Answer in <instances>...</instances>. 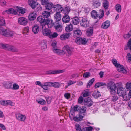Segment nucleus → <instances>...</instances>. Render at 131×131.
I'll return each instance as SVG.
<instances>
[{
    "label": "nucleus",
    "instance_id": "20",
    "mask_svg": "<svg viewBox=\"0 0 131 131\" xmlns=\"http://www.w3.org/2000/svg\"><path fill=\"white\" fill-rule=\"evenodd\" d=\"M56 31L58 32H61L62 29V26L59 22L56 23L54 24Z\"/></svg>",
    "mask_w": 131,
    "mask_h": 131
},
{
    "label": "nucleus",
    "instance_id": "41",
    "mask_svg": "<svg viewBox=\"0 0 131 131\" xmlns=\"http://www.w3.org/2000/svg\"><path fill=\"white\" fill-rule=\"evenodd\" d=\"M94 98H97L101 96L100 93L98 91H95L92 94Z\"/></svg>",
    "mask_w": 131,
    "mask_h": 131
},
{
    "label": "nucleus",
    "instance_id": "36",
    "mask_svg": "<svg viewBox=\"0 0 131 131\" xmlns=\"http://www.w3.org/2000/svg\"><path fill=\"white\" fill-rule=\"evenodd\" d=\"M50 12H48L45 11L42 12V16L45 18H47L49 17L50 15Z\"/></svg>",
    "mask_w": 131,
    "mask_h": 131
},
{
    "label": "nucleus",
    "instance_id": "23",
    "mask_svg": "<svg viewBox=\"0 0 131 131\" xmlns=\"http://www.w3.org/2000/svg\"><path fill=\"white\" fill-rule=\"evenodd\" d=\"M71 117L73 118V119L75 121H79L82 120L83 117V116L80 115L79 114L78 115H76V116H72Z\"/></svg>",
    "mask_w": 131,
    "mask_h": 131
},
{
    "label": "nucleus",
    "instance_id": "64",
    "mask_svg": "<svg viewBox=\"0 0 131 131\" xmlns=\"http://www.w3.org/2000/svg\"><path fill=\"white\" fill-rule=\"evenodd\" d=\"M90 75V73L89 72H87L83 74V77L84 78H88L89 77Z\"/></svg>",
    "mask_w": 131,
    "mask_h": 131
},
{
    "label": "nucleus",
    "instance_id": "13",
    "mask_svg": "<svg viewBox=\"0 0 131 131\" xmlns=\"http://www.w3.org/2000/svg\"><path fill=\"white\" fill-rule=\"evenodd\" d=\"M54 12H61L63 9V7L59 4H53V7Z\"/></svg>",
    "mask_w": 131,
    "mask_h": 131
},
{
    "label": "nucleus",
    "instance_id": "12",
    "mask_svg": "<svg viewBox=\"0 0 131 131\" xmlns=\"http://www.w3.org/2000/svg\"><path fill=\"white\" fill-rule=\"evenodd\" d=\"M2 85L5 89H11L12 86V83L9 81H5L3 82Z\"/></svg>",
    "mask_w": 131,
    "mask_h": 131
},
{
    "label": "nucleus",
    "instance_id": "40",
    "mask_svg": "<svg viewBox=\"0 0 131 131\" xmlns=\"http://www.w3.org/2000/svg\"><path fill=\"white\" fill-rule=\"evenodd\" d=\"M75 127L77 131H85L84 130L85 129H81V126L78 124H76L75 125Z\"/></svg>",
    "mask_w": 131,
    "mask_h": 131
},
{
    "label": "nucleus",
    "instance_id": "15",
    "mask_svg": "<svg viewBox=\"0 0 131 131\" xmlns=\"http://www.w3.org/2000/svg\"><path fill=\"white\" fill-rule=\"evenodd\" d=\"M18 23L21 25L25 26L28 23L27 19L24 17H21L18 19Z\"/></svg>",
    "mask_w": 131,
    "mask_h": 131
},
{
    "label": "nucleus",
    "instance_id": "5",
    "mask_svg": "<svg viewBox=\"0 0 131 131\" xmlns=\"http://www.w3.org/2000/svg\"><path fill=\"white\" fill-rule=\"evenodd\" d=\"M65 71V70L64 69L50 70L46 71V73L47 74H58L64 72Z\"/></svg>",
    "mask_w": 131,
    "mask_h": 131
},
{
    "label": "nucleus",
    "instance_id": "47",
    "mask_svg": "<svg viewBox=\"0 0 131 131\" xmlns=\"http://www.w3.org/2000/svg\"><path fill=\"white\" fill-rule=\"evenodd\" d=\"M103 6L105 9H107L108 7V2L107 0L105 1L103 3Z\"/></svg>",
    "mask_w": 131,
    "mask_h": 131
},
{
    "label": "nucleus",
    "instance_id": "34",
    "mask_svg": "<svg viewBox=\"0 0 131 131\" xmlns=\"http://www.w3.org/2000/svg\"><path fill=\"white\" fill-rule=\"evenodd\" d=\"M80 20L79 17H75L72 18V22L74 25H77L79 23Z\"/></svg>",
    "mask_w": 131,
    "mask_h": 131
},
{
    "label": "nucleus",
    "instance_id": "61",
    "mask_svg": "<svg viewBox=\"0 0 131 131\" xmlns=\"http://www.w3.org/2000/svg\"><path fill=\"white\" fill-rule=\"evenodd\" d=\"M52 82H45L44 83V85H46L47 86L49 87H52Z\"/></svg>",
    "mask_w": 131,
    "mask_h": 131
},
{
    "label": "nucleus",
    "instance_id": "14",
    "mask_svg": "<svg viewBox=\"0 0 131 131\" xmlns=\"http://www.w3.org/2000/svg\"><path fill=\"white\" fill-rule=\"evenodd\" d=\"M84 104L85 106L89 107L92 105L93 102L90 98L88 97L84 100Z\"/></svg>",
    "mask_w": 131,
    "mask_h": 131
},
{
    "label": "nucleus",
    "instance_id": "10",
    "mask_svg": "<svg viewBox=\"0 0 131 131\" xmlns=\"http://www.w3.org/2000/svg\"><path fill=\"white\" fill-rule=\"evenodd\" d=\"M80 108V106L78 105H76L73 108H71V110H70L69 114V116L71 117L72 116H75V113L73 112L79 111Z\"/></svg>",
    "mask_w": 131,
    "mask_h": 131
},
{
    "label": "nucleus",
    "instance_id": "1",
    "mask_svg": "<svg viewBox=\"0 0 131 131\" xmlns=\"http://www.w3.org/2000/svg\"><path fill=\"white\" fill-rule=\"evenodd\" d=\"M108 90L111 94H114L116 93L117 87L116 84L113 82H110L107 85Z\"/></svg>",
    "mask_w": 131,
    "mask_h": 131
},
{
    "label": "nucleus",
    "instance_id": "38",
    "mask_svg": "<svg viewBox=\"0 0 131 131\" xmlns=\"http://www.w3.org/2000/svg\"><path fill=\"white\" fill-rule=\"evenodd\" d=\"M91 14L92 18L95 19H96L98 17L97 12L94 10H93L91 12Z\"/></svg>",
    "mask_w": 131,
    "mask_h": 131
},
{
    "label": "nucleus",
    "instance_id": "27",
    "mask_svg": "<svg viewBox=\"0 0 131 131\" xmlns=\"http://www.w3.org/2000/svg\"><path fill=\"white\" fill-rule=\"evenodd\" d=\"M52 50L54 53L58 54H65V52L63 51V49L62 50L57 48H55V49H53Z\"/></svg>",
    "mask_w": 131,
    "mask_h": 131
},
{
    "label": "nucleus",
    "instance_id": "59",
    "mask_svg": "<svg viewBox=\"0 0 131 131\" xmlns=\"http://www.w3.org/2000/svg\"><path fill=\"white\" fill-rule=\"evenodd\" d=\"M126 88L127 89L129 90H131V82H128L127 83L126 85Z\"/></svg>",
    "mask_w": 131,
    "mask_h": 131
},
{
    "label": "nucleus",
    "instance_id": "6",
    "mask_svg": "<svg viewBox=\"0 0 131 131\" xmlns=\"http://www.w3.org/2000/svg\"><path fill=\"white\" fill-rule=\"evenodd\" d=\"M44 24L43 26L45 27H48L49 28H51L53 25V21L49 19H46Z\"/></svg>",
    "mask_w": 131,
    "mask_h": 131
},
{
    "label": "nucleus",
    "instance_id": "2",
    "mask_svg": "<svg viewBox=\"0 0 131 131\" xmlns=\"http://www.w3.org/2000/svg\"><path fill=\"white\" fill-rule=\"evenodd\" d=\"M0 34L5 36L10 37L14 34V32L9 29H5L2 27L0 28Z\"/></svg>",
    "mask_w": 131,
    "mask_h": 131
},
{
    "label": "nucleus",
    "instance_id": "21",
    "mask_svg": "<svg viewBox=\"0 0 131 131\" xmlns=\"http://www.w3.org/2000/svg\"><path fill=\"white\" fill-rule=\"evenodd\" d=\"M37 0H28V3L32 9H34L37 5Z\"/></svg>",
    "mask_w": 131,
    "mask_h": 131
},
{
    "label": "nucleus",
    "instance_id": "48",
    "mask_svg": "<svg viewBox=\"0 0 131 131\" xmlns=\"http://www.w3.org/2000/svg\"><path fill=\"white\" fill-rule=\"evenodd\" d=\"M93 33V30L92 29L90 28L87 29L86 31V34L88 36H91Z\"/></svg>",
    "mask_w": 131,
    "mask_h": 131
},
{
    "label": "nucleus",
    "instance_id": "42",
    "mask_svg": "<svg viewBox=\"0 0 131 131\" xmlns=\"http://www.w3.org/2000/svg\"><path fill=\"white\" fill-rule=\"evenodd\" d=\"M106 84L104 83L100 82H98L96 83L95 85V87L96 88H97L99 87L103 86L106 85Z\"/></svg>",
    "mask_w": 131,
    "mask_h": 131
},
{
    "label": "nucleus",
    "instance_id": "22",
    "mask_svg": "<svg viewBox=\"0 0 131 131\" xmlns=\"http://www.w3.org/2000/svg\"><path fill=\"white\" fill-rule=\"evenodd\" d=\"M110 24V23L109 21H106L102 24L101 27L104 29H106L109 27Z\"/></svg>",
    "mask_w": 131,
    "mask_h": 131
},
{
    "label": "nucleus",
    "instance_id": "19",
    "mask_svg": "<svg viewBox=\"0 0 131 131\" xmlns=\"http://www.w3.org/2000/svg\"><path fill=\"white\" fill-rule=\"evenodd\" d=\"M45 4H42L43 5H45V7L46 9L48 10H50L53 7V4L51 2H48V1L47 3H45Z\"/></svg>",
    "mask_w": 131,
    "mask_h": 131
},
{
    "label": "nucleus",
    "instance_id": "63",
    "mask_svg": "<svg viewBox=\"0 0 131 131\" xmlns=\"http://www.w3.org/2000/svg\"><path fill=\"white\" fill-rule=\"evenodd\" d=\"M100 14L99 16V18L101 19L104 16V11L103 10H100Z\"/></svg>",
    "mask_w": 131,
    "mask_h": 131
},
{
    "label": "nucleus",
    "instance_id": "50",
    "mask_svg": "<svg viewBox=\"0 0 131 131\" xmlns=\"http://www.w3.org/2000/svg\"><path fill=\"white\" fill-rule=\"evenodd\" d=\"M41 46L43 49H45L47 48L46 41V40H43L41 42V44H40Z\"/></svg>",
    "mask_w": 131,
    "mask_h": 131
},
{
    "label": "nucleus",
    "instance_id": "52",
    "mask_svg": "<svg viewBox=\"0 0 131 131\" xmlns=\"http://www.w3.org/2000/svg\"><path fill=\"white\" fill-rule=\"evenodd\" d=\"M36 101L38 103L41 105L44 104L46 103L45 101L42 99H41L39 100H37Z\"/></svg>",
    "mask_w": 131,
    "mask_h": 131
},
{
    "label": "nucleus",
    "instance_id": "11",
    "mask_svg": "<svg viewBox=\"0 0 131 131\" xmlns=\"http://www.w3.org/2000/svg\"><path fill=\"white\" fill-rule=\"evenodd\" d=\"M42 32L43 35L45 36H49L51 33V30L50 29L46 28V27H45L44 26H42Z\"/></svg>",
    "mask_w": 131,
    "mask_h": 131
},
{
    "label": "nucleus",
    "instance_id": "60",
    "mask_svg": "<svg viewBox=\"0 0 131 131\" xmlns=\"http://www.w3.org/2000/svg\"><path fill=\"white\" fill-rule=\"evenodd\" d=\"M71 95L70 93H66L64 94V97L67 99H69Z\"/></svg>",
    "mask_w": 131,
    "mask_h": 131
},
{
    "label": "nucleus",
    "instance_id": "32",
    "mask_svg": "<svg viewBox=\"0 0 131 131\" xmlns=\"http://www.w3.org/2000/svg\"><path fill=\"white\" fill-rule=\"evenodd\" d=\"M101 4V2L99 0H94L93 5L95 8H97L100 6Z\"/></svg>",
    "mask_w": 131,
    "mask_h": 131
},
{
    "label": "nucleus",
    "instance_id": "25",
    "mask_svg": "<svg viewBox=\"0 0 131 131\" xmlns=\"http://www.w3.org/2000/svg\"><path fill=\"white\" fill-rule=\"evenodd\" d=\"M36 14L34 12L30 13L28 16V18L30 21H32L35 19L36 17Z\"/></svg>",
    "mask_w": 131,
    "mask_h": 131
},
{
    "label": "nucleus",
    "instance_id": "30",
    "mask_svg": "<svg viewBox=\"0 0 131 131\" xmlns=\"http://www.w3.org/2000/svg\"><path fill=\"white\" fill-rule=\"evenodd\" d=\"M14 7L16 8V10L20 13L23 14L25 12V9L22 7L18 6H15Z\"/></svg>",
    "mask_w": 131,
    "mask_h": 131
},
{
    "label": "nucleus",
    "instance_id": "3",
    "mask_svg": "<svg viewBox=\"0 0 131 131\" xmlns=\"http://www.w3.org/2000/svg\"><path fill=\"white\" fill-rule=\"evenodd\" d=\"M63 51L67 54L68 56H71L73 52L74 48L71 46L68 45H65L63 48Z\"/></svg>",
    "mask_w": 131,
    "mask_h": 131
},
{
    "label": "nucleus",
    "instance_id": "17",
    "mask_svg": "<svg viewBox=\"0 0 131 131\" xmlns=\"http://www.w3.org/2000/svg\"><path fill=\"white\" fill-rule=\"evenodd\" d=\"M0 104L3 105H10L13 106L14 104L10 100L1 101H0Z\"/></svg>",
    "mask_w": 131,
    "mask_h": 131
},
{
    "label": "nucleus",
    "instance_id": "49",
    "mask_svg": "<svg viewBox=\"0 0 131 131\" xmlns=\"http://www.w3.org/2000/svg\"><path fill=\"white\" fill-rule=\"evenodd\" d=\"M5 23L4 19L3 17H0V26L5 25Z\"/></svg>",
    "mask_w": 131,
    "mask_h": 131
},
{
    "label": "nucleus",
    "instance_id": "4",
    "mask_svg": "<svg viewBox=\"0 0 131 131\" xmlns=\"http://www.w3.org/2000/svg\"><path fill=\"white\" fill-rule=\"evenodd\" d=\"M126 90L124 88L120 87L117 89V93L120 96H122L123 98L127 96L126 94Z\"/></svg>",
    "mask_w": 131,
    "mask_h": 131
},
{
    "label": "nucleus",
    "instance_id": "28",
    "mask_svg": "<svg viewBox=\"0 0 131 131\" xmlns=\"http://www.w3.org/2000/svg\"><path fill=\"white\" fill-rule=\"evenodd\" d=\"M60 12H56L54 15V18L57 21H59L61 19V15Z\"/></svg>",
    "mask_w": 131,
    "mask_h": 131
},
{
    "label": "nucleus",
    "instance_id": "31",
    "mask_svg": "<svg viewBox=\"0 0 131 131\" xmlns=\"http://www.w3.org/2000/svg\"><path fill=\"white\" fill-rule=\"evenodd\" d=\"M62 20V21L64 23H68L70 20V17L69 16L66 15L63 16Z\"/></svg>",
    "mask_w": 131,
    "mask_h": 131
},
{
    "label": "nucleus",
    "instance_id": "8",
    "mask_svg": "<svg viewBox=\"0 0 131 131\" xmlns=\"http://www.w3.org/2000/svg\"><path fill=\"white\" fill-rule=\"evenodd\" d=\"M75 42L78 44L80 45L85 44L87 42V41L86 39L85 38L81 37H77L75 40Z\"/></svg>",
    "mask_w": 131,
    "mask_h": 131
},
{
    "label": "nucleus",
    "instance_id": "33",
    "mask_svg": "<svg viewBox=\"0 0 131 131\" xmlns=\"http://www.w3.org/2000/svg\"><path fill=\"white\" fill-rule=\"evenodd\" d=\"M5 12L8 14H11L16 15L17 14V12L13 8H9L6 10Z\"/></svg>",
    "mask_w": 131,
    "mask_h": 131
},
{
    "label": "nucleus",
    "instance_id": "44",
    "mask_svg": "<svg viewBox=\"0 0 131 131\" xmlns=\"http://www.w3.org/2000/svg\"><path fill=\"white\" fill-rule=\"evenodd\" d=\"M83 96L84 97H86L89 96V90L88 89L84 90L82 92Z\"/></svg>",
    "mask_w": 131,
    "mask_h": 131
},
{
    "label": "nucleus",
    "instance_id": "26",
    "mask_svg": "<svg viewBox=\"0 0 131 131\" xmlns=\"http://www.w3.org/2000/svg\"><path fill=\"white\" fill-rule=\"evenodd\" d=\"M73 29V26L72 24L70 23L68 24L67 25L65 28V30L67 32H70L72 31Z\"/></svg>",
    "mask_w": 131,
    "mask_h": 131
},
{
    "label": "nucleus",
    "instance_id": "18",
    "mask_svg": "<svg viewBox=\"0 0 131 131\" xmlns=\"http://www.w3.org/2000/svg\"><path fill=\"white\" fill-rule=\"evenodd\" d=\"M71 34L70 33H64L61 35L60 38L62 40H64L69 38Z\"/></svg>",
    "mask_w": 131,
    "mask_h": 131
},
{
    "label": "nucleus",
    "instance_id": "24",
    "mask_svg": "<svg viewBox=\"0 0 131 131\" xmlns=\"http://www.w3.org/2000/svg\"><path fill=\"white\" fill-rule=\"evenodd\" d=\"M46 19L42 16H39L37 18V21L40 23L41 25L43 26Z\"/></svg>",
    "mask_w": 131,
    "mask_h": 131
},
{
    "label": "nucleus",
    "instance_id": "62",
    "mask_svg": "<svg viewBox=\"0 0 131 131\" xmlns=\"http://www.w3.org/2000/svg\"><path fill=\"white\" fill-rule=\"evenodd\" d=\"M35 8H37L38 11H40L42 9V8L40 5L38 3L37 4Z\"/></svg>",
    "mask_w": 131,
    "mask_h": 131
},
{
    "label": "nucleus",
    "instance_id": "7",
    "mask_svg": "<svg viewBox=\"0 0 131 131\" xmlns=\"http://www.w3.org/2000/svg\"><path fill=\"white\" fill-rule=\"evenodd\" d=\"M80 23L81 26L85 28L89 26V22L86 17L82 18L80 21Z\"/></svg>",
    "mask_w": 131,
    "mask_h": 131
},
{
    "label": "nucleus",
    "instance_id": "16",
    "mask_svg": "<svg viewBox=\"0 0 131 131\" xmlns=\"http://www.w3.org/2000/svg\"><path fill=\"white\" fill-rule=\"evenodd\" d=\"M5 49L14 52H16L18 51V49L15 47L8 44H6Z\"/></svg>",
    "mask_w": 131,
    "mask_h": 131
},
{
    "label": "nucleus",
    "instance_id": "45",
    "mask_svg": "<svg viewBox=\"0 0 131 131\" xmlns=\"http://www.w3.org/2000/svg\"><path fill=\"white\" fill-rule=\"evenodd\" d=\"M86 110V108L85 106H83L80 108L79 110V112L80 113H83L85 112Z\"/></svg>",
    "mask_w": 131,
    "mask_h": 131
},
{
    "label": "nucleus",
    "instance_id": "51",
    "mask_svg": "<svg viewBox=\"0 0 131 131\" xmlns=\"http://www.w3.org/2000/svg\"><path fill=\"white\" fill-rule=\"evenodd\" d=\"M12 88L11 89L12 90H17L19 89V86L17 84L15 83H14L12 84Z\"/></svg>",
    "mask_w": 131,
    "mask_h": 131
},
{
    "label": "nucleus",
    "instance_id": "57",
    "mask_svg": "<svg viewBox=\"0 0 131 131\" xmlns=\"http://www.w3.org/2000/svg\"><path fill=\"white\" fill-rule=\"evenodd\" d=\"M126 59L127 61L130 62L131 61V55L130 53H128L126 56Z\"/></svg>",
    "mask_w": 131,
    "mask_h": 131
},
{
    "label": "nucleus",
    "instance_id": "39",
    "mask_svg": "<svg viewBox=\"0 0 131 131\" xmlns=\"http://www.w3.org/2000/svg\"><path fill=\"white\" fill-rule=\"evenodd\" d=\"M63 10H62V13L65 15L68 14L69 12L70 8L68 7H66L64 8H63Z\"/></svg>",
    "mask_w": 131,
    "mask_h": 131
},
{
    "label": "nucleus",
    "instance_id": "37",
    "mask_svg": "<svg viewBox=\"0 0 131 131\" xmlns=\"http://www.w3.org/2000/svg\"><path fill=\"white\" fill-rule=\"evenodd\" d=\"M112 96L111 97V102H114L116 101L118 99V97L116 95L114 94H111Z\"/></svg>",
    "mask_w": 131,
    "mask_h": 131
},
{
    "label": "nucleus",
    "instance_id": "56",
    "mask_svg": "<svg viewBox=\"0 0 131 131\" xmlns=\"http://www.w3.org/2000/svg\"><path fill=\"white\" fill-rule=\"evenodd\" d=\"M131 36V30L128 33L125 35L124 36V37L126 39H127L129 38Z\"/></svg>",
    "mask_w": 131,
    "mask_h": 131
},
{
    "label": "nucleus",
    "instance_id": "9",
    "mask_svg": "<svg viewBox=\"0 0 131 131\" xmlns=\"http://www.w3.org/2000/svg\"><path fill=\"white\" fill-rule=\"evenodd\" d=\"M16 117L17 120L21 122H24L26 118V116L20 113H18L16 114Z\"/></svg>",
    "mask_w": 131,
    "mask_h": 131
},
{
    "label": "nucleus",
    "instance_id": "53",
    "mask_svg": "<svg viewBox=\"0 0 131 131\" xmlns=\"http://www.w3.org/2000/svg\"><path fill=\"white\" fill-rule=\"evenodd\" d=\"M58 35V34L56 32H54L53 34H52L51 32L49 36V37L51 38H54L56 37Z\"/></svg>",
    "mask_w": 131,
    "mask_h": 131
},
{
    "label": "nucleus",
    "instance_id": "54",
    "mask_svg": "<svg viewBox=\"0 0 131 131\" xmlns=\"http://www.w3.org/2000/svg\"><path fill=\"white\" fill-rule=\"evenodd\" d=\"M60 86V85L59 83L52 82V87L58 88Z\"/></svg>",
    "mask_w": 131,
    "mask_h": 131
},
{
    "label": "nucleus",
    "instance_id": "35",
    "mask_svg": "<svg viewBox=\"0 0 131 131\" xmlns=\"http://www.w3.org/2000/svg\"><path fill=\"white\" fill-rule=\"evenodd\" d=\"M74 35L78 37L79 36L82 34L81 31L78 29L74 30Z\"/></svg>",
    "mask_w": 131,
    "mask_h": 131
},
{
    "label": "nucleus",
    "instance_id": "43",
    "mask_svg": "<svg viewBox=\"0 0 131 131\" xmlns=\"http://www.w3.org/2000/svg\"><path fill=\"white\" fill-rule=\"evenodd\" d=\"M112 62L114 65L116 67H120V65L117 63V61L115 59H113L112 60Z\"/></svg>",
    "mask_w": 131,
    "mask_h": 131
},
{
    "label": "nucleus",
    "instance_id": "46",
    "mask_svg": "<svg viewBox=\"0 0 131 131\" xmlns=\"http://www.w3.org/2000/svg\"><path fill=\"white\" fill-rule=\"evenodd\" d=\"M116 10L118 12H120L121 10V5L119 4H117L115 6Z\"/></svg>",
    "mask_w": 131,
    "mask_h": 131
},
{
    "label": "nucleus",
    "instance_id": "55",
    "mask_svg": "<svg viewBox=\"0 0 131 131\" xmlns=\"http://www.w3.org/2000/svg\"><path fill=\"white\" fill-rule=\"evenodd\" d=\"M94 78H93L89 81V82L88 83V85H87V87L88 88L89 87L91 86L94 81Z\"/></svg>",
    "mask_w": 131,
    "mask_h": 131
},
{
    "label": "nucleus",
    "instance_id": "58",
    "mask_svg": "<svg viewBox=\"0 0 131 131\" xmlns=\"http://www.w3.org/2000/svg\"><path fill=\"white\" fill-rule=\"evenodd\" d=\"M47 101V103L48 104H50L51 101V99L50 97L48 96L45 97Z\"/></svg>",
    "mask_w": 131,
    "mask_h": 131
},
{
    "label": "nucleus",
    "instance_id": "29",
    "mask_svg": "<svg viewBox=\"0 0 131 131\" xmlns=\"http://www.w3.org/2000/svg\"><path fill=\"white\" fill-rule=\"evenodd\" d=\"M32 31L35 34H37L39 31V28L38 25L37 24L35 25L32 28Z\"/></svg>",
    "mask_w": 131,
    "mask_h": 131
}]
</instances>
